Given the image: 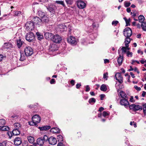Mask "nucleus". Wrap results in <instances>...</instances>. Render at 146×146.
Here are the masks:
<instances>
[{"instance_id":"obj_62","label":"nucleus","mask_w":146,"mask_h":146,"mask_svg":"<svg viewBox=\"0 0 146 146\" xmlns=\"http://www.w3.org/2000/svg\"><path fill=\"white\" fill-rule=\"evenodd\" d=\"M93 29H92L90 27L88 28L87 31H88L89 33H91Z\"/></svg>"},{"instance_id":"obj_37","label":"nucleus","mask_w":146,"mask_h":146,"mask_svg":"<svg viewBox=\"0 0 146 146\" xmlns=\"http://www.w3.org/2000/svg\"><path fill=\"white\" fill-rule=\"evenodd\" d=\"M15 129H20L21 128L20 124L19 123H15L14 124Z\"/></svg>"},{"instance_id":"obj_7","label":"nucleus","mask_w":146,"mask_h":146,"mask_svg":"<svg viewBox=\"0 0 146 146\" xmlns=\"http://www.w3.org/2000/svg\"><path fill=\"white\" fill-rule=\"evenodd\" d=\"M115 78L120 84H121L123 82V78L121 73H116L115 75Z\"/></svg>"},{"instance_id":"obj_28","label":"nucleus","mask_w":146,"mask_h":146,"mask_svg":"<svg viewBox=\"0 0 146 146\" xmlns=\"http://www.w3.org/2000/svg\"><path fill=\"white\" fill-rule=\"evenodd\" d=\"M46 7L47 10L50 12L52 13L54 12L55 10L53 7L49 6L48 7Z\"/></svg>"},{"instance_id":"obj_45","label":"nucleus","mask_w":146,"mask_h":146,"mask_svg":"<svg viewBox=\"0 0 146 146\" xmlns=\"http://www.w3.org/2000/svg\"><path fill=\"white\" fill-rule=\"evenodd\" d=\"M33 121L32 120L31 121H30L29 122V124L31 125H35L36 126L37 125V124H36L35 122H33Z\"/></svg>"},{"instance_id":"obj_50","label":"nucleus","mask_w":146,"mask_h":146,"mask_svg":"<svg viewBox=\"0 0 146 146\" xmlns=\"http://www.w3.org/2000/svg\"><path fill=\"white\" fill-rule=\"evenodd\" d=\"M21 12L20 11H15L14 12V14L15 15L17 16H19V15L21 14Z\"/></svg>"},{"instance_id":"obj_34","label":"nucleus","mask_w":146,"mask_h":146,"mask_svg":"<svg viewBox=\"0 0 146 146\" xmlns=\"http://www.w3.org/2000/svg\"><path fill=\"white\" fill-rule=\"evenodd\" d=\"M100 90L103 91H106L107 90V88L105 84H102L100 87Z\"/></svg>"},{"instance_id":"obj_30","label":"nucleus","mask_w":146,"mask_h":146,"mask_svg":"<svg viewBox=\"0 0 146 146\" xmlns=\"http://www.w3.org/2000/svg\"><path fill=\"white\" fill-rule=\"evenodd\" d=\"M4 46H5L6 48H12L13 46L12 44L10 42L5 43L4 44Z\"/></svg>"},{"instance_id":"obj_42","label":"nucleus","mask_w":146,"mask_h":146,"mask_svg":"<svg viewBox=\"0 0 146 146\" xmlns=\"http://www.w3.org/2000/svg\"><path fill=\"white\" fill-rule=\"evenodd\" d=\"M96 101V99L94 98H92L89 100L88 102L90 104H92V103H95Z\"/></svg>"},{"instance_id":"obj_13","label":"nucleus","mask_w":146,"mask_h":146,"mask_svg":"<svg viewBox=\"0 0 146 146\" xmlns=\"http://www.w3.org/2000/svg\"><path fill=\"white\" fill-rule=\"evenodd\" d=\"M40 118L38 115H35L33 116L32 118V120L36 124L39 123L40 121Z\"/></svg>"},{"instance_id":"obj_35","label":"nucleus","mask_w":146,"mask_h":146,"mask_svg":"<svg viewBox=\"0 0 146 146\" xmlns=\"http://www.w3.org/2000/svg\"><path fill=\"white\" fill-rule=\"evenodd\" d=\"M141 27L143 31H146V22H143L141 25Z\"/></svg>"},{"instance_id":"obj_63","label":"nucleus","mask_w":146,"mask_h":146,"mask_svg":"<svg viewBox=\"0 0 146 146\" xmlns=\"http://www.w3.org/2000/svg\"><path fill=\"white\" fill-rule=\"evenodd\" d=\"M57 146H64V145L62 143H60L58 144Z\"/></svg>"},{"instance_id":"obj_14","label":"nucleus","mask_w":146,"mask_h":146,"mask_svg":"<svg viewBox=\"0 0 146 146\" xmlns=\"http://www.w3.org/2000/svg\"><path fill=\"white\" fill-rule=\"evenodd\" d=\"M49 49L50 51H54L58 50V47L55 43H51L50 45Z\"/></svg>"},{"instance_id":"obj_48","label":"nucleus","mask_w":146,"mask_h":146,"mask_svg":"<svg viewBox=\"0 0 146 146\" xmlns=\"http://www.w3.org/2000/svg\"><path fill=\"white\" fill-rule=\"evenodd\" d=\"M124 6L125 7H129L131 4L130 2H128L126 1L124 2Z\"/></svg>"},{"instance_id":"obj_15","label":"nucleus","mask_w":146,"mask_h":146,"mask_svg":"<svg viewBox=\"0 0 146 146\" xmlns=\"http://www.w3.org/2000/svg\"><path fill=\"white\" fill-rule=\"evenodd\" d=\"M48 142L50 144L54 145L56 143L57 141L55 137L52 136L49 138L48 139Z\"/></svg>"},{"instance_id":"obj_51","label":"nucleus","mask_w":146,"mask_h":146,"mask_svg":"<svg viewBox=\"0 0 146 146\" xmlns=\"http://www.w3.org/2000/svg\"><path fill=\"white\" fill-rule=\"evenodd\" d=\"M108 72H106L104 73L103 75V78L104 79H106V80H107L108 78Z\"/></svg>"},{"instance_id":"obj_10","label":"nucleus","mask_w":146,"mask_h":146,"mask_svg":"<svg viewBox=\"0 0 146 146\" xmlns=\"http://www.w3.org/2000/svg\"><path fill=\"white\" fill-rule=\"evenodd\" d=\"M120 51L119 50L118 52L119 56L117 58V62L119 66H120L122 64L123 60V54H120Z\"/></svg>"},{"instance_id":"obj_2","label":"nucleus","mask_w":146,"mask_h":146,"mask_svg":"<svg viewBox=\"0 0 146 146\" xmlns=\"http://www.w3.org/2000/svg\"><path fill=\"white\" fill-rule=\"evenodd\" d=\"M129 108L130 110H132L134 111L138 110H142V106L135 104H132L129 105Z\"/></svg>"},{"instance_id":"obj_55","label":"nucleus","mask_w":146,"mask_h":146,"mask_svg":"<svg viewBox=\"0 0 146 146\" xmlns=\"http://www.w3.org/2000/svg\"><path fill=\"white\" fill-rule=\"evenodd\" d=\"M81 86V83H80L79 84L78 83L76 84V88L77 89H79L80 88Z\"/></svg>"},{"instance_id":"obj_19","label":"nucleus","mask_w":146,"mask_h":146,"mask_svg":"<svg viewBox=\"0 0 146 146\" xmlns=\"http://www.w3.org/2000/svg\"><path fill=\"white\" fill-rule=\"evenodd\" d=\"M24 42L21 41L20 38H19L16 40V44L18 48H20L23 45Z\"/></svg>"},{"instance_id":"obj_52","label":"nucleus","mask_w":146,"mask_h":146,"mask_svg":"<svg viewBox=\"0 0 146 146\" xmlns=\"http://www.w3.org/2000/svg\"><path fill=\"white\" fill-rule=\"evenodd\" d=\"M118 22V21H113L112 23V24L113 25H114V26H116Z\"/></svg>"},{"instance_id":"obj_1","label":"nucleus","mask_w":146,"mask_h":146,"mask_svg":"<svg viewBox=\"0 0 146 146\" xmlns=\"http://www.w3.org/2000/svg\"><path fill=\"white\" fill-rule=\"evenodd\" d=\"M34 25L33 22L31 21L27 22L25 25L26 27L25 29L29 31H31L34 29Z\"/></svg>"},{"instance_id":"obj_57","label":"nucleus","mask_w":146,"mask_h":146,"mask_svg":"<svg viewBox=\"0 0 146 146\" xmlns=\"http://www.w3.org/2000/svg\"><path fill=\"white\" fill-rule=\"evenodd\" d=\"M75 83V81L73 80H71L70 81V83L72 86H73L74 85Z\"/></svg>"},{"instance_id":"obj_29","label":"nucleus","mask_w":146,"mask_h":146,"mask_svg":"<svg viewBox=\"0 0 146 146\" xmlns=\"http://www.w3.org/2000/svg\"><path fill=\"white\" fill-rule=\"evenodd\" d=\"M131 41L130 38L129 37H126L124 43L125 45L126 46L128 45Z\"/></svg>"},{"instance_id":"obj_38","label":"nucleus","mask_w":146,"mask_h":146,"mask_svg":"<svg viewBox=\"0 0 146 146\" xmlns=\"http://www.w3.org/2000/svg\"><path fill=\"white\" fill-rule=\"evenodd\" d=\"M20 54L21 57L20 60L21 61H24L25 59V56L23 53H21V52H20Z\"/></svg>"},{"instance_id":"obj_12","label":"nucleus","mask_w":146,"mask_h":146,"mask_svg":"<svg viewBox=\"0 0 146 146\" xmlns=\"http://www.w3.org/2000/svg\"><path fill=\"white\" fill-rule=\"evenodd\" d=\"M77 4V6L80 9H83L86 7V3L82 1H78Z\"/></svg>"},{"instance_id":"obj_32","label":"nucleus","mask_w":146,"mask_h":146,"mask_svg":"<svg viewBox=\"0 0 146 146\" xmlns=\"http://www.w3.org/2000/svg\"><path fill=\"white\" fill-rule=\"evenodd\" d=\"M123 19L125 21L126 24V26H128L130 25V22L131 21V19L129 18L128 19H127L126 17L123 18Z\"/></svg>"},{"instance_id":"obj_6","label":"nucleus","mask_w":146,"mask_h":146,"mask_svg":"<svg viewBox=\"0 0 146 146\" xmlns=\"http://www.w3.org/2000/svg\"><path fill=\"white\" fill-rule=\"evenodd\" d=\"M77 39L75 37L71 36L68 38V42L72 45H75L77 43Z\"/></svg>"},{"instance_id":"obj_54","label":"nucleus","mask_w":146,"mask_h":146,"mask_svg":"<svg viewBox=\"0 0 146 146\" xmlns=\"http://www.w3.org/2000/svg\"><path fill=\"white\" fill-rule=\"evenodd\" d=\"M108 115V113L106 112V111H104L103 112V116L104 117H105Z\"/></svg>"},{"instance_id":"obj_49","label":"nucleus","mask_w":146,"mask_h":146,"mask_svg":"<svg viewBox=\"0 0 146 146\" xmlns=\"http://www.w3.org/2000/svg\"><path fill=\"white\" fill-rule=\"evenodd\" d=\"M65 1L67 4L69 5H72L73 3V1L72 0H65Z\"/></svg>"},{"instance_id":"obj_56","label":"nucleus","mask_w":146,"mask_h":146,"mask_svg":"<svg viewBox=\"0 0 146 146\" xmlns=\"http://www.w3.org/2000/svg\"><path fill=\"white\" fill-rule=\"evenodd\" d=\"M7 134L9 135V138H11L13 134L12 133H11V132H8L7 133Z\"/></svg>"},{"instance_id":"obj_3","label":"nucleus","mask_w":146,"mask_h":146,"mask_svg":"<svg viewBox=\"0 0 146 146\" xmlns=\"http://www.w3.org/2000/svg\"><path fill=\"white\" fill-rule=\"evenodd\" d=\"M24 52L26 56H29L33 54V50L31 47L27 46L25 48Z\"/></svg>"},{"instance_id":"obj_26","label":"nucleus","mask_w":146,"mask_h":146,"mask_svg":"<svg viewBox=\"0 0 146 146\" xmlns=\"http://www.w3.org/2000/svg\"><path fill=\"white\" fill-rule=\"evenodd\" d=\"M42 23H47L49 21V19L45 15L41 18Z\"/></svg>"},{"instance_id":"obj_58","label":"nucleus","mask_w":146,"mask_h":146,"mask_svg":"<svg viewBox=\"0 0 146 146\" xmlns=\"http://www.w3.org/2000/svg\"><path fill=\"white\" fill-rule=\"evenodd\" d=\"M135 88L137 91H140L141 90V88L140 87H138L137 86H134Z\"/></svg>"},{"instance_id":"obj_44","label":"nucleus","mask_w":146,"mask_h":146,"mask_svg":"<svg viewBox=\"0 0 146 146\" xmlns=\"http://www.w3.org/2000/svg\"><path fill=\"white\" fill-rule=\"evenodd\" d=\"M121 50L122 51V53L120 54H122L123 53H126L127 52V51H126V49L125 47H122L121 48Z\"/></svg>"},{"instance_id":"obj_5","label":"nucleus","mask_w":146,"mask_h":146,"mask_svg":"<svg viewBox=\"0 0 146 146\" xmlns=\"http://www.w3.org/2000/svg\"><path fill=\"white\" fill-rule=\"evenodd\" d=\"M124 36L126 37H130L132 35V31L131 29L129 27H127L123 31Z\"/></svg>"},{"instance_id":"obj_40","label":"nucleus","mask_w":146,"mask_h":146,"mask_svg":"<svg viewBox=\"0 0 146 146\" xmlns=\"http://www.w3.org/2000/svg\"><path fill=\"white\" fill-rule=\"evenodd\" d=\"M57 139L59 141L61 142L63 141V137L61 135H58L57 136Z\"/></svg>"},{"instance_id":"obj_31","label":"nucleus","mask_w":146,"mask_h":146,"mask_svg":"<svg viewBox=\"0 0 146 146\" xmlns=\"http://www.w3.org/2000/svg\"><path fill=\"white\" fill-rule=\"evenodd\" d=\"M6 123L5 120L4 119H0V127L5 125Z\"/></svg>"},{"instance_id":"obj_4","label":"nucleus","mask_w":146,"mask_h":146,"mask_svg":"<svg viewBox=\"0 0 146 146\" xmlns=\"http://www.w3.org/2000/svg\"><path fill=\"white\" fill-rule=\"evenodd\" d=\"M25 37L26 40L29 42H32L35 38L34 34L32 32L27 33Z\"/></svg>"},{"instance_id":"obj_64","label":"nucleus","mask_w":146,"mask_h":146,"mask_svg":"<svg viewBox=\"0 0 146 146\" xmlns=\"http://www.w3.org/2000/svg\"><path fill=\"white\" fill-rule=\"evenodd\" d=\"M143 110H146V104L145 103L143 105Z\"/></svg>"},{"instance_id":"obj_11","label":"nucleus","mask_w":146,"mask_h":146,"mask_svg":"<svg viewBox=\"0 0 146 146\" xmlns=\"http://www.w3.org/2000/svg\"><path fill=\"white\" fill-rule=\"evenodd\" d=\"M120 104L124 106L125 107H127L129 105V102L128 101V99H123L120 101Z\"/></svg>"},{"instance_id":"obj_36","label":"nucleus","mask_w":146,"mask_h":146,"mask_svg":"<svg viewBox=\"0 0 146 146\" xmlns=\"http://www.w3.org/2000/svg\"><path fill=\"white\" fill-rule=\"evenodd\" d=\"M9 129V128L8 126H5L4 125L2 126V127H0L1 130L3 131H8Z\"/></svg>"},{"instance_id":"obj_18","label":"nucleus","mask_w":146,"mask_h":146,"mask_svg":"<svg viewBox=\"0 0 146 146\" xmlns=\"http://www.w3.org/2000/svg\"><path fill=\"white\" fill-rule=\"evenodd\" d=\"M21 140L20 138L17 137L15 139L14 143L15 145H19L21 143Z\"/></svg>"},{"instance_id":"obj_23","label":"nucleus","mask_w":146,"mask_h":146,"mask_svg":"<svg viewBox=\"0 0 146 146\" xmlns=\"http://www.w3.org/2000/svg\"><path fill=\"white\" fill-rule=\"evenodd\" d=\"M27 138L29 142L31 143H33L35 141V139L33 137L31 136H28Z\"/></svg>"},{"instance_id":"obj_47","label":"nucleus","mask_w":146,"mask_h":146,"mask_svg":"<svg viewBox=\"0 0 146 146\" xmlns=\"http://www.w3.org/2000/svg\"><path fill=\"white\" fill-rule=\"evenodd\" d=\"M127 56L128 57H132L133 53L132 52H130L129 51H127L126 52Z\"/></svg>"},{"instance_id":"obj_22","label":"nucleus","mask_w":146,"mask_h":146,"mask_svg":"<svg viewBox=\"0 0 146 146\" xmlns=\"http://www.w3.org/2000/svg\"><path fill=\"white\" fill-rule=\"evenodd\" d=\"M120 95L121 96V97L123 99H128V98L127 96V95L123 91H121L119 93Z\"/></svg>"},{"instance_id":"obj_61","label":"nucleus","mask_w":146,"mask_h":146,"mask_svg":"<svg viewBox=\"0 0 146 146\" xmlns=\"http://www.w3.org/2000/svg\"><path fill=\"white\" fill-rule=\"evenodd\" d=\"M55 82V80L54 79H52L50 81V82L51 84H53Z\"/></svg>"},{"instance_id":"obj_16","label":"nucleus","mask_w":146,"mask_h":146,"mask_svg":"<svg viewBox=\"0 0 146 146\" xmlns=\"http://www.w3.org/2000/svg\"><path fill=\"white\" fill-rule=\"evenodd\" d=\"M53 35L52 33L49 32H46L44 34V36L47 39H50L52 40L53 38Z\"/></svg>"},{"instance_id":"obj_25","label":"nucleus","mask_w":146,"mask_h":146,"mask_svg":"<svg viewBox=\"0 0 146 146\" xmlns=\"http://www.w3.org/2000/svg\"><path fill=\"white\" fill-rule=\"evenodd\" d=\"M51 128V127L49 126H44L41 127H39V128L41 131H46L50 129Z\"/></svg>"},{"instance_id":"obj_20","label":"nucleus","mask_w":146,"mask_h":146,"mask_svg":"<svg viewBox=\"0 0 146 146\" xmlns=\"http://www.w3.org/2000/svg\"><path fill=\"white\" fill-rule=\"evenodd\" d=\"M37 143L40 145H42L44 144V142L42 139V137H39L36 140Z\"/></svg>"},{"instance_id":"obj_60","label":"nucleus","mask_w":146,"mask_h":146,"mask_svg":"<svg viewBox=\"0 0 146 146\" xmlns=\"http://www.w3.org/2000/svg\"><path fill=\"white\" fill-rule=\"evenodd\" d=\"M130 14L133 17H135L136 15V14L134 12L133 13L132 12H130Z\"/></svg>"},{"instance_id":"obj_43","label":"nucleus","mask_w":146,"mask_h":146,"mask_svg":"<svg viewBox=\"0 0 146 146\" xmlns=\"http://www.w3.org/2000/svg\"><path fill=\"white\" fill-rule=\"evenodd\" d=\"M42 138L44 142L47 141L48 140V141L49 138L46 135H45L43 137H42Z\"/></svg>"},{"instance_id":"obj_46","label":"nucleus","mask_w":146,"mask_h":146,"mask_svg":"<svg viewBox=\"0 0 146 146\" xmlns=\"http://www.w3.org/2000/svg\"><path fill=\"white\" fill-rule=\"evenodd\" d=\"M7 142L5 141L0 142V146H6Z\"/></svg>"},{"instance_id":"obj_53","label":"nucleus","mask_w":146,"mask_h":146,"mask_svg":"<svg viewBox=\"0 0 146 146\" xmlns=\"http://www.w3.org/2000/svg\"><path fill=\"white\" fill-rule=\"evenodd\" d=\"M129 101L131 102H135V100H134L133 97V96H131L130 99Z\"/></svg>"},{"instance_id":"obj_9","label":"nucleus","mask_w":146,"mask_h":146,"mask_svg":"<svg viewBox=\"0 0 146 146\" xmlns=\"http://www.w3.org/2000/svg\"><path fill=\"white\" fill-rule=\"evenodd\" d=\"M33 22L34 23V24L38 25V26H39L42 24L41 19L37 17H35L33 18Z\"/></svg>"},{"instance_id":"obj_39","label":"nucleus","mask_w":146,"mask_h":146,"mask_svg":"<svg viewBox=\"0 0 146 146\" xmlns=\"http://www.w3.org/2000/svg\"><path fill=\"white\" fill-rule=\"evenodd\" d=\"M55 3L58 4H61L62 5L63 7L65 6V5L64 4V1H55Z\"/></svg>"},{"instance_id":"obj_41","label":"nucleus","mask_w":146,"mask_h":146,"mask_svg":"<svg viewBox=\"0 0 146 146\" xmlns=\"http://www.w3.org/2000/svg\"><path fill=\"white\" fill-rule=\"evenodd\" d=\"M38 13L39 16H40L41 18L45 16L44 13L41 11H38Z\"/></svg>"},{"instance_id":"obj_24","label":"nucleus","mask_w":146,"mask_h":146,"mask_svg":"<svg viewBox=\"0 0 146 146\" xmlns=\"http://www.w3.org/2000/svg\"><path fill=\"white\" fill-rule=\"evenodd\" d=\"M50 131L54 133H58L60 132V130L57 127H54L51 129Z\"/></svg>"},{"instance_id":"obj_33","label":"nucleus","mask_w":146,"mask_h":146,"mask_svg":"<svg viewBox=\"0 0 146 146\" xmlns=\"http://www.w3.org/2000/svg\"><path fill=\"white\" fill-rule=\"evenodd\" d=\"M145 19V17L143 15H140L138 17V20L139 22L141 23H143Z\"/></svg>"},{"instance_id":"obj_27","label":"nucleus","mask_w":146,"mask_h":146,"mask_svg":"<svg viewBox=\"0 0 146 146\" xmlns=\"http://www.w3.org/2000/svg\"><path fill=\"white\" fill-rule=\"evenodd\" d=\"M36 35L38 40H40L43 38V36L39 32H36Z\"/></svg>"},{"instance_id":"obj_21","label":"nucleus","mask_w":146,"mask_h":146,"mask_svg":"<svg viewBox=\"0 0 146 146\" xmlns=\"http://www.w3.org/2000/svg\"><path fill=\"white\" fill-rule=\"evenodd\" d=\"M12 133L14 135H17L20 134V129H14L12 131Z\"/></svg>"},{"instance_id":"obj_59","label":"nucleus","mask_w":146,"mask_h":146,"mask_svg":"<svg viewBox=\"0 0 146 146\" xmlns=\"http://www.w3.org/2000/svg\"><path fill=\"white\" fill-rule=\"evenodd\" d=\"M86 92H88L90 90V88L88 85H87L86 87Z\"/></svg>"},{"instance_id":"obj_8","label":"nucleus","mask_w":146,"mask_h":146,"mask_svg":"<svg viewBox=\"0 0 146 146\" xmlns=\"http://www.w3.org/2000/svg\"><path fill=\"white\" fill-rule=\"evenodd\" d=\"M62 39V38L60 35H54L52 40L55 43H59L61 41Z\"/></svg>"},{"instance_id":"obj_17","label":"nucleus","mask_w":146,"mask_h":146,"mask_svg":"<svg viewBox=\"0 0 146 146\" xmlns=\"http://www.w3.org/2000/svg\"><path fill=\"white\" fill-rule=\"evenodd\" d=\"M69 25H65L64 24H60L58 25V27L60 29V31H63L67 30V26L68 27H69Z\"/></svg>"}]
</instances>
